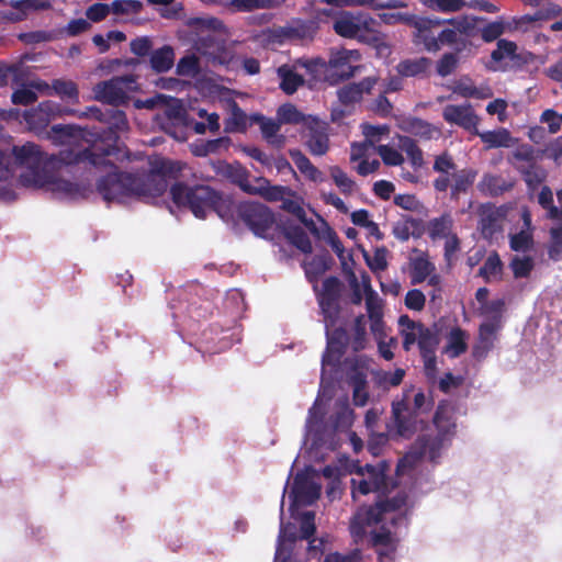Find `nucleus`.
<instances>
[{
    "label": "nucleus",
    "instance_id": "1",
    "mask_svg": "<svg viewBox=\"0 0 562 562\" xmlns=\"http://www.w3.org/2000/svg\"><path fill=\"white\" fill-rule=\"evenodd\" d=\"M99 122L105 123L106 128L95 134V138L83 148L61 150L60 161L66 165L88 164L95 168L108 162V157L117 151L120 133L128 130V121L124 111L117 106L100 109L90 106L85 113Z\"/></svg>",
    "mask_w": 562,
    "mask_h": 562
},
{
    "label": "nucleus",
    "instance_id": "2",
    "mask_svg": "<svg viewBox=\"0 0 562 562\" xmlns=\"http://www.w3.org/2000/svg\"><path fill=\"white\" fill-rule=\"evenodd\" d=\"M189 26L196 31L194 47L213 66L234 67L237 63L236 42L227 43L216 32L224 27L216 18H193Z\"/></svg>",
    "mask_w": 562,
    "mask_h": 562
},
{
    "label": "nucleus",
    "instance_id": "3",
    "mask_svg": "<svg viewBox=\"0 0 562 562\" xmlns=\"http://www.w3.org/2000/svg\"><path fill=\"white\" fill-rule=\"evenodd\" d=\"M170 196L179 207H188L195 217L205 218L207 212H220L223 199L220 192L209 186L189 187L177 182L170 188Z\"/></svg>",
    "mask_w": 562,
    "mask_h": 562
},
{
    "label": "nucleus",
    "instance_id": "4",
    "mask_svg": "<svg viewBox=\"0 0 562 562\" xmlns=\"http://www.w3.org/2000/svg\"><path fill=\"white\" fill-rule=\"evenodd\" d=\"M108 165L114 167L115 170L97 181V191L104 201L124 203L127 199L132 198H148L142 186V179H139L137 173L120 171L109 159L102 167Z\"/></svg>",
    "mask_w": 562,
    "mask_h": 562
},
{
    "label": "nucleus",
    "instance_id": "5",
    "mask_svg": "<svg viewBox=\"0 0 562 562\" xmlns=\"http://www.w3.org/2000/svg\"><path fill=\"white\" fill-rule=\"evenodd\" d=\"M237 217L256 235L272 239L269 232L276 224L273 212L259 202H243L237 206Z\"/></svg>",
    "mask_w": 562,
    "mask_h": 562
},
{
    "label": "nucleus",
    "instance_id": "6",
    "mask_svg": "<svg viewBox=\"0 0 562 562\" xmlns=\"http://www.w3.org/2000/svg\"><path fill=\"white\" fill-rule=\"evenodd\" d=\"M137 89L136 77L125 75L97 83L93 93L98 101L111 106H119L127 104L130 101L128 91H136Z\"/></svg>",
    "mask_w": 562,
    "mask_h": 562
},
{
    "label": "nucleus",
    "instance_id": "7",
    "mask_svg": "<svg viewBox=\"0 0 562 562\" xmlns=\"http://www.w3.org/2000/svg\"><path fill=\"white\" fill-rule=\"evenodd\" d=\"M509 162L522 176L530 190H536L547 178V171L537 164L536 150L531 145H519L512 153Z\"/></svg>",
    "mask_w": 562,
    "mask_h": 562
},
{
    "label": "nucleus",
    "instance_id": "8",
    "mask_svg": "<svg viewBox=\"0 0 562 562\" xmlns=\"http://www.w3.org/2000/svg\"><path fill=\"white\" fill-rule=\"evenodd\" d=\"M20 182L24 187L45 188L59 198L75 200L81 196V188L69 180L60 179L48 170L21 175Z\"/></svg>",
    "mask_w": 562,
    "mask_h": 562
},
{
    "label": "nucleus",
    "instance_id": "9",
    "mask_svg": "<svg viewBox=\"0 0 562 562\" xmlns=\"http://www.w3.org/2000/svg\"><path fill=\"white\" fill-rule=\"evenodd\" d=\"M172 162L161 157H155L149 160V170L136 172L142 179V186L148 198L160 196L167 190L168 183L166 177L172 173Z\"/></svg>",
    "mask_w": 562,
    "mask_h": 562
},
{
    "label": "nucleus",
    "instance_id": "10",
    "mask_svg": "<svg viewBox=\"0 0 562 562\" xmlns=\"http://www.w3.org/2000/svg\"><path fill=\"white\" fill-rule=\"evenodd\" d=\"M419 413L415 412L409 401V391L403 392L401 398L392 402V418L397 435L411 438L418 429Z\"/></svg>",
    "mask_w": 562,
    "mask_h": 562
},
{
    "label": "nucleus",
    "instance_id": "11",
    "mask_svg": "<svg viewBox=\"0 0 562 562\" xmlns=\"http://www.w3.org/2000/svg\"><path fill=\"white\" fill-rule=\"evenodd\" d=\"M387 491V476L382 469L366 464L358 471V477L351 479V494L356 498L358 495H368L375 492L384 494Z\"/></svg>",
    "mask_w": 562,
    "mask_h": 562
},
{
    "label": "nucleus",
    "instance_id": "12",
    "mask_svg": "<svg viewBox=\"0 0 562 562\" xmlns=\"http://www.w3.org/2000/svg\"><path fill=\"white\" fill-rule=\"evenodd\" d=\"M447 443L449 442L436 435L419 436L409 451L404 456L402 463L414 467L423 459H428L430 462L436 463L440 458L441 450Z\"/></svg>",
    "mask_w": 562,
    "mask_h": 562
},
{
    "label": "nucleus",
    "instance_id": "13",
    "mask_svg": "<svg viewBox=\"0 0 562 562\" xmlns=\"http://www.w3.org/2000/svg\"><path fill=\"white\" fill-rule=\"evenodd\" d=\"M447 23L452 27L443 29L438 35V44L453 46L457 53H461L469 45V37L474 35V24L467 18L449 19Z\"/></svg>",
    "mask_w": 562,
    "mask_h": 562
},
{
    "label": "nucleus",
    "instance_id": "14",
    "mask_svg": "<svg viewBox=\"0 0 562 562\" xmlns=\"http://www.w3.org/2000/svg\"><path fill=\"white\" fill-rule=\"evenodd\" d=\"M59 115H61L60 105L52 100H46L35 108L26 110L23 117L29 128L40 134L46 130L52 120Z\"/></svg>",
    "mask_w": 562,
    "mask_h": 562
},
{
    "label": "nucleus",
    "instance_id": "15",
    "mask_svg": "<svg viewBox=\"0 0 562 562\" xmlns=\"http://www.w3.org/2000/svg\"><path fill=\"white\" fill-rule=\"evenodd\" d=\"M210 167L216 177L227 180L237 186L243 192L248 193L249 171L238 161L227 162L225 160H211Z\"/></svg>",
    "mask_w": 562,
    "mask_h": 562
},
{
    "label": "nucleus",
    "instance_id": "16",
    "mask_svg": "<svg viewBox=\"0 0 562 562\" xmlns=\"http://www.w3.org/2000/svg\"><path fill=\"white\" fill-rule=\"evenodd\" d=\"M442 117L449 124L458 125L471 134H479L480 117L470 103L447 104L442 110Z\"/></svg>",
    "mask_w": 562,
    "mask_h": 562
},
{
    "label": "nucleus",
    "instance_id": "17",
    "mask_svg": "<svg viewBox=\"0 0 562 562\" xmlns=\"http://www.w3.org/2000/svg\"><path fill=\"white\" fill-rule=\"evenodd\" d=\"M12 157L15 165L27 168V170L22 175L41 172L47 169L44 155L41 151L40 146L35 145L34 143H25L22 146H13Z\"/></svg>",
    "mask_w": 562,
    "mask_h": 562
},
{
    "label": "nucleus",
    "instance_id": "18",
    "mask_svg": "<svg viewBox=\"0 0 562 562\" xmlns=\"http://www.w3.org/2000/svg\"><path fill=\"white\" fill-rule=\"evenodd\" d=\"M441 23L438 19L416 15L411 25L414 29V43L417 45L423 44L428 52H438L440 45L438 44L437 36L434 34V29L440 26Z\"/></svg>",
    "mask_w": 562,
    "mask_h": 562
},
{
    "label": "nucleus",
    "instance_id": "19",
    "mask_svg": "<svg viewBox=\"0 0 562 562\" xmlns=\"http://www.w3.org/2000/svg\"><path fill=\"white\" fill-rule=\"evenodd\" d=\"M361 55L357 49H340L330 55L328 65L339 80L345 81L359 72L362 66L350 65L351 60H359Z\"/></svg>",
    "mask_w": 562,
    "mask_h": 562
},
{
    "label": "nucleus",
    "instance_id": "20",
    "mask_svg": "<svg viewBox=\"0 0 562 562\" xmlns=\"http://www.w3.org/2000/svg\"><path fill=\"white\" fill-rule=\"evenodd\" d=\"M379 80L378 76H369L359 82L344 85L337 90L339 102L346 106L360 102L364 94H371Z\"/></svg>",
    "mask_w": 562,
    "mask_h": 562
},
{
    "label": "nucleus",
    "instance_id": "21",
    "mask_svg": "<svg viewBox=\"0 0 562 562\" xmlns=\"http://www.w3.org/2000/svg\"><path fill=\"white\" fill-rule=\"evenodd\" d=\"M304 145L313 156H324L329 150L327 125L313 119L307 125Z\"/></svg>",
    "mask_w": 562,
    "mask_h": 562
},
{
    "label": "nucleus",
    "instance_id": "22",
    "mask_svg": "<svg viewBox=\"0 0 562 562\" xmlns=\"http://www.w3.org/2000/svg\"><path fill=\"white\" fill-rule=\"evenodd\" d=\"M248 194L259 195L268 202H281L284 196L296 195L290 187L271 184L265 177L255 179V184L250 186Z\"/></svg>",
    "mask_w": 562,
    "mask_h": 562
},
{
    "label": "nucleus",
    "instance_id": "23",
    "mask_svg": "<svg viewBox=\"0 0 562 562\" xmlns=\"http://www.w3.org/2000/svg\"><path fill=\"white\" fill-rule=\"evenodd\" d=\"M87 135L88 133L83 128L71 124H56L48 132V137L54 143L70 146L77 145L81 140L91 144L93 139L87 138Z\"/></svg>",
    "mask_w": 562,
    "mask_h": 562
},
{
    "label": "nucleus",
    "instance_id": "24",
    "mask_svg": "<svg viewBox=\"0 0 562 562\" xmlns=\"http://www.w3.org/2000/svg\"><path fill=\"white\" fill-rule=\"evenodd\" d=\"M434 425L437 429L436 436L450 442L457 432V424L453 418L452 409L443 403H440L434 415Z\"/></svg>",
    "mask_w": 562,
    "mask_h": 562
},
{
    "label": "nucleus",
    "instance_id": "25",
    "mask_svg": "<svg viewBox=\"0 0 562 562\" xmlns=\"http://www.w3.org/2000/svg\"><path fill=\"white\" fill-rule=\"evenodd\" d=\"M327 348L323 355V364L330 363V355L335 353L337 358H340L347 350L350 338L347 330L339 326L326 329Z\"/></svg>",
    "mask_w": 562,
    "mask_h": 562
},
{
    "label": "nucleus",
    "instance_id": "26",
    "mask_svg": "<svg viewBox=\"0 0 562 562\" xmlns=\"http://www.w3.org/2000/svg\"><path fill=\"white\" fill-rule=\"evenodd\" d=\"M289 156L306 180L314 183H322L326 181L325 173L314 166L308 157L300 149H289Z\"/></svg>",
    "mask_w": 562,
    "mask_h": 562
},
{
    "label": "nucleus",
    "instance_id": "27",
    "mask_svg": "<svg viewBox=\"0 0 562 562\" xmlns=\"http://www.w3.org/2000/svg\"><path fill=\"white\" fill-rule=\"evenodd\" d=\"M296 69L294 64H283L277 68V76L280 80L279 88L288 95L295 93L305 83L304 77L297 74Z\"/></svg>",
    "mask_w": 562,
    "mask_h": 562
},
{
    "label": "nucleus",
    "instance_id": "28",
    "mask_svg": "<svg viewBox=\"0 0 562 562\" xmlns=\"http://www.w3.org/2000/svg\"><path fill=\"white\" fill-rule=\"evenodd\" d=\"M514 188V182L504 179L499 175L484 173L477 183L479 191L486 196L496 198Z\"/></svg>",
    "mask_w": 562,
    "mask_h": 562
},
{
    "label": "nucleus",
    "instance_id": "29",
    "mask_svg": "<svg viewBox=\"0 0 562 562\" xmlns=\"http://www.w3.org/2000/svg\"><path fill=\"white\" fill-rule=\"evenodd\" d=\"M364 21L360 18L345 12L336 18L333 22L334 31L345 38H356L362 32Z\"/></svg>",
    "mask_w": 562,
    "mask_h": 562
},
{
    "label": "nucleus",
    "instance_id": "30",
    "mask_svg": "<svg viewBox=\"0 0 562 562\" xmlns=\"http://www.w3.org/2000/svg\"><path fill=\"white\" fill-rule=\"evenodd\" d=\"M250 123L260 125L261 134L268 143L277 146L283 145L285 138L283 135H279L281 127L279 120L277 122L272 119H267L262 114H254L250 116Z\"/></svg>",
    "mask_w": 562,
    "mask_h": 562
},
{
    "label": "nucleus",
    "instance_id": "31",
    "mask_svg": "<svg viewBox=\"0 0 562 562\" xmlns=\"http://www.w3.org/2000/svg\"><path fill=\"white\" fill-rule=\"evenodd\" d=\"M322 487L314 481L295 480L293 494L296 502L304 505H313L321 497Z\"/></svg>",
    "mask_w": 562,
    "mask_h": 562
},
{
    "label": "nucleus",
    "instance_id": "32",
    "mask_svg": "<svg viewBox=\"0 0 562 562\" xmlns=\"http://www.w3.org/2000/svg\"><path fill=\"white\" fill-rule=\"evenodd\" d=\"M150 67L156 74L169 71L175 64V50L170 45H164L151 52Z\"/></svg>",
    "mask_w": 562,
    "mask_h": 562
},
{
    "label": "nucleus",
    "instance_id": "33",
    "mask_svg": "<svg viewBox=\"0 0 562 562\" xmlns=\"http://www.w3.org/2000/svg\"><path fill=\"white\" fill-rule=\"evenodd\" d=\"M334 260L329 254L316 255L304 265L307 280L317 283L321 276L331 268Z\"/></svg>",
    "mask_w": 562,
    "mask_h": 562
},
{
    "label": "nucleus",
    "instance_id": "34",
    "mask_svg": "<svg viewBox=\"0 0 562 562\" xmlns=\"http://www.w3.org/2000/svg\"><path fill=\"white\" fill-rule=\"evenodd\" d=\"M407 495L405 493H398L391 499L380 501L375 504V507L369 510V515L375 522L383 521L385 518L384 514L392 513L401 509L406 505Z\"/></svg>",
    "mask_w": 562,
    "mask_h": 562
},
{
    "label": "nucleus",
    "instance_id": "35",
    "mask_svg": "<svg viewBox=\"0 0 562 562\" xmlns=\"http://www.w3.org/2000/svg\"><path fill=\"white\" fill-rule=\"evenodd\" d=\"M501 327V316L496 315L493 317V319L482 323L479 328V340L480 345L474 350V353L479 355V349L482 347L484 350V353L490 351L493 347V340L495 337L496 331Z\"/></svg>",
    "mask_w": 562,
    "mask_h": 562
},
{
    "label": "nucleus",
    "instance_id": "36",
    "mask_svg": "<svg viewBox=\"0 0 562 562\" xmlns=\"http://www.w3.org/2000/svg\"><path fill=\"white\" fill-rule=\"evenodd\" d=\"M232 139L228 136H222L215 139L203 140L192 147V154L196 157H205L211 154H220L228 150Z\"/></svg>",
    "mask_w": 562,
    "mask_h": 562
},
{
    "label": "nucleus",
    "instance_id": "37",
    "mask_svg": "<svg viewBox=\"0 0 562 562\" xmlns=\"http://www.w3.org/2000/svg\"><path fill=\"white\" fill-rule=\"evenodd\" d=\"M499 214L498 211L492 206H482L480 214V229L485 238H492L499 231Z\"/></svg>",
    "mask_w": 562,
    "mask_h": 562
},
{
    "label": "nucleus",
    "instance_id": "38",
    "mask_svg": "<svg viewBox=\"0 0 562 562\" xmlns=\"http://www.w3.org/2000/svg\"><path fill=\"white\" fill-rule=\"evenodd\" d=\"M477 176V171L469 168L453 173V183L451 186L450 196L458 200L460 194H464L473 186Z\"/></svg>",
    "mask_w": 562,
    "mask_h": 562
},
{
    "label": "nucleus",
    "instance_id": "39",
    "mask_svg": "<svg viewBox=\"0 0 562 562\" xmlns=\"http://www.w3.org/2000/svg\"><path fill=\"white\" fill-rule=\"evenodd\" d=\"M247 123L248 116L246 113L236 101H232L229 116L225 120V131L228 133H245Z\"/></svg>",
    "mask_w": 562,
    "mask_h": 562
},
{
    "label": "nucleus",
    "instance_id": "40",
    "mask_svg": "<svg viewBox=\"0 0 562 562\" xmlns=\"http://www.w3.org/2000/svg\"><path fill=\"white\" fill-rule=\"evenodd\" d=\"M398 148L407 155V158L414 169L424 166V154L416 140L409 136H398Z\"/></svg>",
    "mask_w": 562,
    "mask_h": 562
},
{
    "label": "nucleus",
    "instance_id": "41",
    "mask_svg": "<svg viewBox=\"0 0 562 562\" xmlns=\"http://www.w3.org/2000/svg\"><path fill=\"white\" fill-rule=\"evenodd\" d=\"M405 131L424 140H429L434 138L435 134L439 133V131L432 124L419 117L408 119L405 122Z\"/></svg>",
    "mask_w": 562,
    "mask_h": 562
},
{
    "label": "nucleus",
    "instance_id": "42",
    "mask_svg": "<svg viewBox=\"0 0 562 562\" xmlns=\"http://www.w3.org/2000/svg\"><path fill=\"white\" fill-rule=\"evenodd\" d=\"M285 238L299 250L311 254L313 250L307 233L301 226H289L284 228Z\"/></svg>",
    "mask_w": 562,
    "mask_h": 562
},
{
    "label": "nucleus",
    "instance_id": "43",
    "mask_svg": "<svg viewBox=\"0 0 562 562\" xmlns=\"http://www.w3.org/2000/svg\"><path fill=\"white\" fill-rule=\"evenodd\" d=\"M435 270V266L424 256L414 258L411 261L412 284L423 283Z\"/></svg>",
    "mask_w": 562,
    "mask_h": 562
},
{
    "label": "nucleus",
    "instance_id": "44",
    "mask_svg": "<svg viewBox=\"0 0 562 562\" xmlns=\"http://www.w3.org/2000/svg\"><path fill=\"white\" fill-rule=\"evenodd\" d=\"M468 349L465 331L460 327H453L448 336L446 352L450 358H458Z\"/></svg>",
    "mask_w": 562,
    "mask_h": 562
},
{
    "label": "nucleus",
    "instance_id": "45",
    "mask_svg": "<svg viewBox=\"0 0 562 562\" xmlns=\"http://www.w3.org/2000/svg\"><path fill=\"white\" fill-rule=\"evenodd\" d=\"M430 65V59L427 57H419L416 59H405L396 66L397 72L403 77H415L426 72Z\"/></svg>",
    "mask_w": 562,
    "mask_h": 562
},
{
    "label": "nucleus",
    "instance_id": "46",
    "mask_svg": "<svg viewBox=\"0 0 562 562\" xmlns=\"http://www.w3.org/2000/svg\"><path fill=\"white\" fill-rule=\"evenodd\" d=\"M372 543L374 547H384L385 550L378 551L380 557L389 555L396 550L397 540L393 533L382 526L379 530L372 532Z\"/></svg>",
    "mask_w": 562,
    "mask_h": 562
},
{
    "label": "nucleus",
    "instance_id": "47",
    "mask_svg": "<svg viewBox=\"0 0 562 562\" xmlns=\"http://www.w3.org/2000/svg\"><path fill=\"white\" fill-rule=\"evenodd\" d=\"M439 345L438 335L424 324L418 325V348L420 355L436 353Z\"/></svg>",
    "mask_w": 562,
    "mask_h": 562
},
{
    "label": "nucleus",
    "instance_id": "48",
    "mask_svg": "<svg viewBox=\"0 0 562 562\" xmlns=\"http://www.w3.org/2000/svg\"><path fill=\"white\" fill-rule=\"evenodd\" d=\"M52 90L61 99H68L72 102H78L79 100L78 86L72 80L54 79L52 81Z\"/></svg>",
    "mask_w": 562,
    "mask_h": 562
},
{
    "label": "nucleus",
    "instance_id": "49",
    "mask_svg": "<svg viewBox=\"0 0 562 562\" xmlns=\"http://www.w3.org/2000/svg\"><path fill=\"white\" fill-rule=\"evenodd\" d=\"M328 170L334 183L342 194L350 195L355 191L356 182L339 166H330Z\"/></svg>",
    "mask_w": 562,
    "mask_h": 562
},
{
    "label": "nucleus",
    "instance_id": "50",
    "mask_svg": "<svg viewBox=\"0 0 562 562\" xmlns=\"http://www.w3.org/2000/svg\"><path fill=\"white\" fill-rule=\"evenodd\" d=\"M503 271V262L499 255L493 251L488 255L483 266L479 269V276L484 279L486 283L491 282L493 277L501 274Z\"/></svg>",
    "mask_w": 562,
    "mask_h": 562
},
{
    "label": "nucleus",
    "instance_id": "51",
    "mask_svg": "<svg viewBox=\"0 0 562 562\" xmlns=\"http://www.w3.org/2000/svg\"><path fill=\"white\" fill-rule=\"evenodd\" d=\"M350 383L353 387V404L356 406H364L369 400L366 375L361 372H357L350 378Z\"/></svg>",
    "mask_w": 562,
    "mask_h": 562
},
{
    "label": "nucleus",
    "instance_id": "52",
    "mask_svg": "<svg viewBox=\"0 0 562 562\" xmlns=\"http://www.w3.org/2000/svg\"><path fill=\"white\" fill-rule=\"evenodd\" d=\"M318 303L324 316L325 328L335 327L340 315L339 301L318 300Z\"/></svg>",
    "mask_w": 562,
    "mask_h": 562
},
{
    "label": "nucleus",
    "instance_id": "53",
    "mask_svg": "<svg viewBox=\"0 0 562 562\" xmlns=\"http://www.w3.org/2000/svg\"><path fill=\"white\" fill-rule=\"evenodd\" d=\"M452 220L449 215H442L438 218H434L429 223V236L432 239L447 238L452 235Z\"/></svg>",
    "mask_w": 562,
    "mask_h": 562
},
{
    "label": "nucleus",
    "instance_id": "54",
    "mask_svg": "<svg viewBox=\"0 0 562 562\" xmlns=\"http://www.w3.org/2000/svg\"><path fill=\"white\" fill-rule=\"evenodd\" d=\"M513 274L516 279L528 278L533 270L535 262L530 256H515L509 263Z\"/></svg>",
    "mask_w": 562,
    "mask_h": 562
},
{
    "label": "nucleus",
    "instance_id": "55",
    "mask_svg": "<svg viewBox=\"0 0 562 562\" xmlns=\"http://www.w3.org/2000/svg\"><path fill=\"white\" fill-rule=\"evenodd\" d=\"M342 283L337 277H328L323 282V289L318 295V300L339 301Z\"/></svg>",
    "mask_w": 562,
    "mask_h": 562
},
{
    "label": "nucleus",
    "instance_id": "56",
    "mask_svg": "<svg viewBox=\"0 0 562 562\" xmlns=\"http://www.w3.org/2000/svg\"><path fill=\"white\" fill-rule=\"evenodd\" d=\"M278 120L282 124H300L305 121V116L295 105L285 103L277 111Z\"/></svg>",
    "mask_w": 562,
    "mask_h": 562
},
{
    "label": "nucleus",
    "instance_id": "57",
    "mask_svg": "<svg viewBox=\"0 0 562 562\" xmlns=\"http://www.w3.org/2000/svg\"><path fill=\"white\" fill-rule=\"evenodd\" d=\"M481 140L486 144L488 148L506 147L508 146L509 133L506 130L492 131L477 134Z\"/></svg>",
    "mask_w": 562,
    "mask_h": 562
},
{
    "label": "nucleus",
    "instance_id": "58",
    "mask_svg": "<svg viewBox=\"0 0 562 562\" xmlns=\"http://www.w3.org/2000/svg\"><path fill=\"white\" fill-rule=\"evenodd\" d=\"M418 226H419L418 220L411 217V216H406L404 221L396 222L393 225L392 233L395 236V238H397L398 240L407 241L412 235L411 229L416 228Z\"/></svg>",
    "mask_w": 562,
    "mask_h": 562
},
{
    "label": "nucleus",
    "instance_id": "59",
    "mask_svg": "<svg viewBox=\"0 0 562 562\" xmlns=\"http://www.w3.org/2000/svg\"><path fill=\"white\" fill-rule=\"evenodd\" d=\"M143 9V3L138 0H115L110 4V10L116 15L137 14Z\"/></svg>",
    "mask_w": 562,
    "mask_h": 562
},
{
    "label": "nucleus",
    "instance_id": "60",
    "mask_svg": "<svg viewBox=\"0 0 562 562\" xmlns=\"http://www.w3.org/2000/svg\"><path fill=\"white\" fill-rule=\"evenodd\" d=\"M367 312L370 321L372 322V328L374 329L383 317L382 305L375 293L370 292L366 299Z\"/></svg>",
    "mask_w": 562,
    "mask_h": 562
},
{
    "label": "nucleus",
    "instance_id": "61",
    "mask_svg": "<svg viewBox=\"0 0 562 562\" xmlns=\"http://www.w3.org/2000/svg\"><path fill=\"white\" fill-rule=\"evenodd\" d=\"M295 196H284L281 200V209L292 215H294L297 220L304 223L306 226L310 224L313 225V221L310 223L306 221V212L301 205V203L294 199Z\"/></svg>",
    "mask_w": 562,
    "mask_h": 562
},
{
    "label": "nucleus",
    "instance_id": "62",
    "mask_svg": "<svg viewBox=\"0 0 562 562\" xmlns=\"http://www.w3.org/2000/svg\"><path fill=\"white\" fill-rule=\"evenodd\" d=\"M551 241L548 248L549 258L553 261L562 260V225L550 229Z\"/></svg>",
    "mask_w": 562,
    "mask_h": 562
},
{
    "label": "nucleus",
    "instance_id": "63",
    "mask_svg": "<svg viewBox=\"0 0 562 562\" xmlns=\"http://www.w3.org/2000/svg\"><path fill=\"white\" fill-rule=\"evenodd\" d=\"M458 54L457 52L446 53L440 57L436 66L437 74L440 77H447L456 70L459 63Z\"/></svg>",
    "mask_w": 562,
    "mask_h": 562
},
{
    "label": "nucleus",
    "instance_id": "64",
    "mask_svg": "<svg viewBox=\"0 0 562 562\" xmlns=\"http://www.w3.org/2000/svg\"><path fill=\"white\" fill-rule=\"evenodd\" d=\"M376 153L386 166H401L404 162L403 155L390 145H379Z\"/></svg>",
    "mask_w": 562,
    "mask_h": 562
}]
</instances>
